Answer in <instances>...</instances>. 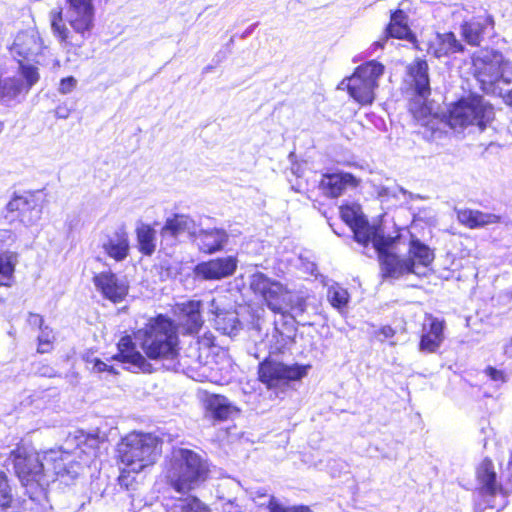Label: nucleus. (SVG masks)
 Instances as JSON below:
<instances>
[{"instance_id": "nucleus-1", "label": "nucleus", "mask_w": 512, "mask_h": 512, "mask_svg": "<svg viewBox=\"0 0 512 512\" xmlns=\"http://www.w3.org/2000/svg\"><path fill=\"white\" fill-rule=\"evenodd\" d=\"M134 337L144 354L137 349L132 336L126 334L117 342V352L110 359L150 373L152 364L149 360H173L179 355L178 327L166 314L159 313L149 318L144 326L134 333Z\"/></svg>"}, {"instance_id": "nucleus-2", "label": "nucleus", "mask_w": 512, "mask_h": 512, "mask_svg": "<svg viewBox=\"0 0 512 512\" xmlns=\"http://www.w3.org/2000/svg\"><path fill=\"white\" fill-rule=\"evenodd\" d=\"M212 464L197 451L173 447L162 463L161 481L178 494H188L211 479Z\"/></svg>"}, {"instance_id": "nucleus-3", "label": "nucleus", "mask_w": 512, "mask_h": 512, "mask_svg": "<svg viewBox=\"0 0 512 512\" xmlns=\"http://www.w3.org/2000/svg\"><path fill=\"white\" fill-rule=\"evenodd\" d=\"M66 21L64 9L57 7L50 11L49 21L53 35L61 46L68 51L79 49L84 40L89 38L95 27V6L93 0H65Z\"/></svg>"}, {"instance_id": "nucleus-4", "label": "nucleus", "mask_w": 512, "mask_h": 512, "mask_svg": "<svg viewBox=\"0 0 512 512\" xmlns=\"http://www.w3.org/2000/svg\"><path fill=\"white\" fill-rule=\"evenodd\" d=\"M163 440L152 432L130 431L118 443L117 459L133 473L157 463L162 455Z\"/></svg>"}, {"instance_id": "nucleus-5", "label": "nucleus", "mask_w": 512, "mask_h": 512, "mask_svg": "<svg viewBox=\"0 0 512 512\" xmlns=\"http://www.w3.org/2000/svg\"><path fill=\"white\" fill-rule=\"evenodd\" d=\"M249 287L274 314L295 317L306 311L307 302L304 297L295 295L281 282L262 272L251 275Z\"/></svg>"}, {"instance_id": "nucleus-6", "label": "nucleus", "mask_w": 512, "mask_h": 512, "mask_svg": "<svg viewBox=\"0 0 512 512\" xmlns=\"http://www.w3.org/2000/svg\"><path fill=\"white\" fill-rule=\"evenodd\" d=\"M385 66L377 60H369L358 65L353 73L338 84L337 89H344L349 97L359 106H370L376 98L379 79L384 74Z\"/></svg>"}, {"instance_id": "nucleus-7", "label": "nucleus", "mask_w": 512, "mask_h": 512, "mask_svg": "<svg viewBox=\"0 0 512 512\" xmlns=\"http://www.w3.org/2000/svg\"><path fill=\"white\" fill-rule=\"evenodd\" d=\"M509 62L498 51L485 49L482 55V91L496 97H502L506 105L512 108V89L505 93V87L511 83L506 76Z\"/></svg>"}, {"instance_id": "nucleus-8", "label": "nucleus", "mask_w": 512, "mask_h": 512, "mask_svg": "<svg viewBox=\"0 0 512 512\" xmlns=\"http://www.w3.org/2000/svg\"><path fill=\"white\" fill-rule=\"evenodd\" d=\"M9 460L12 463L14 475L23 487L40 486L45 474L44 464L38 451L27 446L21 440L9 452Z\"/></svg>"}, {"instance_id": "nucleus-9", "label": "nucleus", "mask_w": 512, "mask_h": 512, "mask_svg": "<svg viewBox=\"0 0 512 512\" xmlns=\"http://www.w3.org/2000/svg\"><path fill=\"white\" fill-rule=\"evenodd\" d=\"M310 365L285 364L270 358L262 360L257 367V379L269 390L287 388L291 382L300 381L307 375Z\"/></svg>"}, {"instance_id": "nucleus-10", "label": "nucleus", "mask_w": 512, "mask_h": 512, "mask_svg": "<svg viewBox=\"0 0 512 512\" xmlns=\"http://www.w3.org/2000/svg\"><path fill=\"white\" fill-rule=\"evenodd\" d=\"M480 96L470 93L450 103L442 118L453 130L461 132L469 126L480 124Z\"/></svg>"}, {"instance_id": "nucleus-11", "label": "nucleus", "mask_w": 512, "mask_h": 512, "mask_svg": "<svg viewBox=\"0 0 512 512\" xmlns=\"http://www.w3.org/2000/svg\"><path fill=\"white\" fill-rule=\"evenodd\" d=\"M92 281L101 296L113 304L121 303L128 296L129 284L110 270L94 274Z\"/></svg>"}, {"instance_id": "nucleus-12", "label": "nucleus", "mask_w": 512, "mask_h": 512, "mask_svg": "<svg viewBox=\"0 0 512 512\" xmlns=\"http://www.w3.org/2000/svg\"><path fill=\"white\" fill-rule=\"evenodd\" d=\"M237 266L238 260L233 255L216 257L198 263L194 268V273L205 281H217L232 276L237 270Z\"/></svg>"}, {"instance_id": "nucleus-13", "label": "nucleus", "mask_w": 512, "mask_h": 512, "mask_svg": "<svg viewBox=\"0 0 512 512\" xmlns=\"http://www.w3.org/2000/svg\"><path fill=\"white\" fill-rule=\"evenodd\" d=\"M174 313L179 319L177 327L182 328L184 335H196L203 327L204 319L202 316V302L200 300H188L177 303Z\"/></svg>"}, {"instance_id": "nucleus-14", "label": "nucleus", "mask_w": 512, "mask_h": 512, "mask_svg": "<svg viewBox=\"0 0 512 512\" xmlns=\"http://www.w3.org/2000/svg\"><path fill=\"white\" fill-rule=\"evenodd\" d=\"M360 180L350 172L324 173L319 182L318 189L321 194L330 199L340 197L347 187L356 188Z\"/></svg>"}, {"instance_id": "nucleus-15", "label": "nucleus", "mask_w": 512, "mask_h": 512, "mask_svg": "<svg viewBox=\"0 0 512 512\" xmlns=\"http://www.w3.org/2000/svg\"><path fill=\"white\" fill-rule=\"evenodd\" d=\"M428 321L422 326V334L419 340V350L425 353H435L444 341L445 320L431 314H426Z\"/></svg>"}, {"instance_id": "nucleus-16", "label": "nucleus", "mask_w": 512, "mask_h": 512, "mask_svg": "<svg viewBox=\"0 0 512 512\" xmlns=\"http://www.w3.org/2000/svg\"><path fill=\"white\" fill-rule=\"evenodd\" d=\"M406 74L411 80L415 96L426 101L432 93L428 62L424 58H415L406 67Z\"/></svg>"}, {"instance_id": "nucleus-17", "label": "nucleus", "mask_w": 512, "mask_h": 512, "mask_svg": "<svg viewBox=\"0 0 512 512\" xmlns=\"http://www.w3.org/2000/svg\"><path fill=\"white\" fill-rule=\"evenodd\" d=\"M384 31L391 38L406 40L410 42L415 49L421 50L417 36L410 28L408 15L403 9L397 8L390 12L389 22Z\"/></svg>"}, {"instance_id": "nucleus-18", "label": "nucleus", "mask_w": 512, "mask_h": 512, "mask_svg": "<svg viewBox=\"0 0 512 512\" xmlns=\"http://www.w3.org/2000/svg\"><path fill=\"white\" fill-rule=\"evenodd\" d=\"M377 258L383 278L398 279L413 274L412 264L395 252L378 255Z\"/></svg>"}, {"instance_id": "nucleus-19", "label": "nucleus", "mask_w": 512, "mask_h": 512, "mask_svg": "<svg viewBox=\"0 0 512 512\" xmlns=\"http://www.w3.org/2000/svg\"><path fill=\"white\" fill-rule=\"evenodd\" d=\"M105 254L116 262L125 260L130 253L129 234L124 227L114 231L102 244Z\"/></svg>"}, {"instance_id": "nucleus-20", "label": "nucleus", "mask_w": 512, "mask_h": 512, "mask_svg": "<svg viewBox=\"0 0 512 512\" xmlns=\"http://www.w3.org/2000/svg\"><path fill=\"white\" fill-rule=\"evenodd\" d=\"M45 47L41 38L36 34L22 33L15 39L12 51L16 59H23V62L33 61Z\"/></svg>"}, {"instance_id": "nucleus-21", "label": "nucleus", "mask_w": 512, "mask_h": 512, "mask_svg": "<svg viewBox=\"0 0 512 512\" xmlns=\"http://www.w3.org/2000/svg\"><path fill=\"white\" fill-rule=\"evenodd\" d=\"M405 258L406 261L412 264L413 274H415L417 266L429 267L434 261L435 254L428 245L417 237L412 236L408 244L407 257Z\"/></svg>"}, {"instance_id": "nucleus-22", "label": "nucleus", "mask_w": 512, "mask_h": 512, "mask_svg": "<svg viewBox=\"0 0 512 512\" xmlns=\"http://www.w3.org/2000/svg\"><path fill=\"white\" fill-rule=\"evenodd\" d=\"M227 239L225 231L220 229L201 230L196 236L198 248L204 254L221 251Z\"/></svg>"}, {"instance_id": "nucleus-23", "label": "nucleus", "mask_w": 512, "mask_h": 512, "mask_svg": "<svg viewBox=\"0 0 512 512\" xmlns=\"http://www.w3.org/2000/svg\"><path fill=\"white\" fill-rule=\"evenodd\" d=\"M430 49H432V55L440 59L463 52L464 47L453 32H445L438 34L436 42L430 45Z\"/></svg>"}, {"instance_id": "nucleus-24", "label": "nucleus", "mask_w": 512, "mask_h": 512, "mask_svg": "<svg viewBox=\"0 0 512 512\" xmlns=\"http://www.w3.org/2000/svg\"><path fill=\"white\" fill-rule=\"evenodd\" d=\"M28 94L22 85V80L16 77L0 78V103L10 106L20 102V97Z\"/></svg>"}, {"instance_id": "nucleus-25", "label": "nucleus", "mask_w": 512, "mask_h": 512, "mask_svg": "<svg viewBox=\"0 0 512 512\" xmlns=\"http://www.w3.org/2000/svg\"><path fill=\"white\" fill-rule=\"evenodd\" d=\"M35 208V201L25 196H14L6 205L7 212L13 214L12 220L23 223L32 220V212Z\"/></svg>"}, {"instance_id": "nucleus-26", "label": "nucleus", "mask_w": 512, "mask_h": 512, "mask_svg": "<svg viewBox=\"0 0 512 512\" xmlns=\"http://www.w3.org/2000/svg\"><path fill=\"white\" fill-rule=\"evenodd\" d=\"M351 231L353 239L363 247H368L370 243H374L378 232H381L380 224H370L366 216H364L357 224H355Z\"/></svg>"}, {"instance_id": "nucleus-27", "label": "nucleus", "mask_w": 512, "mask_h": 512, "mask_svg": "<svg viewBox=\"0 0 512 512\" xmlns=\"http://www.w3.org/2000/svg\"><path fill=\"white\" fill-rule=\"evenodd\" d=\"M137 249L144 256H151L156 250V231L150 224H141L135 229Z\"/></svg>"}, {"instance_id": "nucleus-28", "label": "nucleus", "mask_w": 512, "mask_h": 512, "mask_svg": "<svg viewBox=\"0 0 512 512\" xmlns=\"http://www.w3.org/2000/svg\"><path fill=\"white\" fill-rule=\"evenodd\" d=\"M206 410L216 421H226L230 418L233 407L227 398L222 395L212 394L206 400Z\"/></svg>"}, {"instance_id": "nucleus-29", "label": "nucleus", "mask_w": 512, "mask_h": 512, "mask_svg": "<svg viewBox=\"0 0 512 512\" xmlns=\"http://www.w3.org/2000/svg\"><path fill=\"white\" fill-rule=\"evenodd\" d=\"M167 512H211L210 508L196 496L179 498L167 508Z\"/></svg>"}, {"instance_id": "nucleus-30", "label": "nucleus", "mask_w": 512, "mask_h": 512, "mask_svg": "<svg viewBox=\"0 0 512 512\" xmlns=\"http://www.w3.org/2000/svg\"><path fill=\"white\" fill-rule=\"evenodd\" d=\"M16 255L12 252L0 253V287L11 286L14 278Z\"/></svg>"}, {"instance_id": "nucleus-31", "label": "nucleus", "mask_w": 512, "mask_h": 512, "mask_svg": "<svg viewBox=\"0 0 512 512\" xmlns=\"http://www.w3.org/2000/svg\"><path fill=\"white\" fill-rule=\"evenodd\" d=\"M188 230V217L182 214H174L167 218L162 229V236L178 237Z\"/></svg>"}, {"instance_id": "nucleus-32", "label": "nucleus", "mask_w": 512, "mask_h": 512, "mask_svg": "<svg viewBox=\"0 0 512 512\" xmlns=\"http://www.w3.org/2000/svg\"><path fill=\"white\" fill-rule=\"evenodd\" d=\"M482 490L490 496H495L500 486L497 484L496 472L490 459L482 461Z\"/></svg>"}, {"instance_id": "nucleus-33", "label": "nucleus", "mask_w": 512, "mask_h": 512, "mask_svg": "<svg viewBox=\"0 0 512 512\" xmlns=\"http://www.w3.org/2000/svg\"><path fill=\"white\" fill-rule=\"evenodd\" d=\"M18 64V73L23 78L22 85L28 92L39 81L40 74L35 65L23 62V59H16Z\"/></svg>"}, {"instance_id": "nucleus-34", "label": "nucleus", "mask_w": 512, "mask_h": 512, "mask_svg": "<svg viewBox=\"0 0 512 512\" xmlns=\"http://www.w3.org/2000/svg\"><path fill=\"white\" fill-rule=\"evenodd\" d=\"M340 218L351 229L365 215L358 204L344 203L339 207Z\"/></svg>"}, {"instance_id": "nucleus-35", "label": "nucleus", "mask_w": 512, "mask_h": 512, "mask_svg": "<svg viewBox=\"0 0 512 512\" xmlns=\"http://www.w3.org/2000/svg\"><path fill=\"white\" fill-rule=\"evenodd\" d=\"M15 502L9 476L0 469V508L9 509Z\"/></svg>"}, {"instance_id": "nucleus-36", "label": "nucleus", "mask_w": 512, "mask_h": 512, "mask_svg": "<svg viewBox=\"0 0 512 512\" xmlns=\"http://www.w3.org/2000/svg\"><path fill=\"white\" fill-rule=\"evenodd\" d=\"M327 297L331 306L336 309L345 308L350 299L348 291L339 285L330 286L327 291Z\"/></svg>"}, {"instance_id": "nucleus-37", "label": "nucleus", "mask_w": 512, "mask_h": 512, "mask_svg": "<svg viewBox=\"0 0 512 512\" xmlns=\"http://www.w3.org/2000/svg\"><path fill=\"white\" fill-rule=\"evenodd\" d=\"M294 330L295 329L293 327H290L289 333H284L277 327L274 328L272 334L273 338L275 339L274 353H283L294 343Z\"/></svg>"}, {"instance_id": "nucleus-38", "label": "nucleus", "mask_w": 512, "mask_h": 512, "mask_svg": "<svg viewBox=\"0 0 512 512\" xmlns=\"http://www.w3.org/2000/svg\"><path fill=\"white\" fill-rule=\"evenodd\" d=\"M399 238V234L395 236H384L382 230L378 232V236H376L373 243L377 256L392 252L391 248L398 242Z\"/></svg>"}, {"instance_id": "nucleus-39", "label": "nucleus", "mask_w": 512, "mask_h": 512, "mask_svg": "<svg viewBox=\"0 0 512 512\" xmlns=\"http://www.w3.org/2000/svg\"><path fill=\"white\" fill-rule=\"evenodd\" d=\"M457 218L460 223L469 228H476L480 225L478 213L468 209L458 211Z\"/></svg>"}, {"instance_id": "nucleus-40", "label": "nucleus", "mask_w": 512, "mask_h": 512, "mask_svg": "<svg viewBox=\"0 0 512 512\" xmlns=\"http://www.w3.org/2000/svg\"><path fill=\"white\" fill-rule=\"evenodd\" d=\"M409 111L417 119L431 115V108L425 102L418 103L415 100L411 101Z\"/></svg>"}, {"instance_id": "nucleus-41", "label": "nucleus", "mask_w": 512, "mask_h": 512, "mask_svg": "<svg viewBox=\"0 0 512 512\" xmlns=\"http://www.w3.org/2000/svg\"><path fill=\"white\" fill-rule=\"evenodd\" d=\"M37 342L38 353L45 354L53 350L54 337H50L49 334L40 335Z\"/></svg>"}, {"instance_id": "nucleus-42", "label": "nucleus", "mask_w": 512, "mask_h": 512, "mask_svg": "<svg viewBox=\"0 0 512 512\" xmlns=\"http://www.w3.org/2000/svg\"><path fill=\"white\" fill-rule=\"evenodd\" d=\"M77 86V80L73 76H67L60 80L58 92L62 95L71 93Z\"/></svg>"}, {"instance_id": "nucleus-43", "label": "nucleus", "mask_w": 512, "mask_h": 512, "mask_svg": "<svg viewBox=\"0 0 512 512\" xmlns=\"http://www.w3.org/2000/svg\"><path fill=\"white\" fill-rule=\"evenodd\" d=\"M485 374L491 379L492 381L498 382V383H504L506 382V374L503 370L497 369L492 366H488L484 370Z\"/></svg>"}, {"instance_id": "nucleus-44", "label": "nucleus", "mask_w": 512, "mask_h": 512, "mask_svg": "<svg viewBox=\"0 0 512 512\" xmlns=\"http://www.w3.org/2000/svg\"><path fill=\"white\" fill-rule=\"evenodd\" d=\"M269 512H293V507L283 506L274 496H271L267 502Z\"/></svg>"}, {"instance_id": "nucleus-45", "label": "nucleus", "mask_w": 512, "mask_h": 512, "mask_svg": "<svg viewBox=\"0 0 512 512\" xmlns=\"http://www.w3.org/2000/svg\"><path fill=\"white\" fill-rule=\"evenodd\" d=\"M495 22L491 15H486L484 21L482 22V35L487 34L488 37H493L495 35Z\"/></svg>"}, {"instance_id": "nucleus-46", "label": "nucleus", "mask_w": 512, "mask_h": 512, "mask_svg": "<svg viewBox=\"0 0 512 512\" xmlns=\"http://www.w3.org/2000/svg\"><path fill=\"white\" fill-rule=\"evenodd\" d=\"M463 36L465 41L470 45L478 46L480 43V34L470 28H465L463 30Z\"/></svg>"}, {"instance_id": "nucleus-47", "label": "nucleus", "mask_w": 512, "mask_h": 512, "mask_svg": "<svg viewBox=\"0 0 512 512\" xmlns=\"http://www.w3.org/2000/svg\"><path fill=\"white\" fill-rule=\"evenodd\" d=\"M93 367L97 372H108L110 374H117V371L113 366L107 365L104 361L99 358H95L92 361Z\"/></svg>"}, {"instance_id": "nucleus-48", "label": "nucleus", "mask_w": 512, "mask_h": 512, "mask_svg": "<svg viewBox=\"0 0 512 512\" xmlns=\"http://www.w3.org/2000/svg\"><path fill=\"white\" fill-rule=\"evenodd\" d=\"M27 322L32 328H37L41 330L44 324V319L40 314L29 313Z\"/></svg>"}, {"instance_id": "nucleus-49", "label": "nucleus", "mask_w": 512, "mask_h": 512, "mask_svg": "<svg viewBox=\"0 0 512 512\" xmlns=\"http://www.w3.org/2000/svg\"><path fill=\"white\" fill-rule=\"evenodd\" d=\"M130 472H132L129 468L125 467L120 471V474L118 476V483L121 486H125L128 488L129 486V478H130Z\"/></svg>"}, {"instance_id": "nucleus-50", "label": "nucleus", "mask_w": 512, "mask_h": 512, "mask_svg": "<svg viewBox=\"0 0 512 512\" xmlns=\"http://www.w3.org/2000/svg\"><path fill=\"white\" fill-rule=\"evenodd\" d=\"M482 129H484L485 121L484 118H487V120H490L493 118V107L491 105H484L482 104Z\"/></svg>"}, {"instance_id": "nucleus-51", "label": "nucleus", "mask_w": 512, "mask_h": 512, "mask_svg": "<svg viewBox=\"0 0 512 512\" xmlns=\"http://www.w3.org/2000/svg\"><path fill=\"white\" fill-rule=\"evenodd\" d=\"M501 217L495 214H483L482 213V226L487 224H494L500 222Z\"/></svg>"}, {"instance_id": "nucleus-52", "label": "nucleus", "mask_w": 512, "mask_h": 512, "mask_svg": "<svg viewBox=\"0 0 512 512\" xmlns=\"http://www.w3.org/2000/svg\"><path fill=\"white\" fill-rule=\"evenodd\" d=\"M378 334L383 335L384 338H392L395 336L396 331L390 325H385L379 328L377 331Z\"/></svg>"}, {"instance_id": "nucleus-53", "label": "nucleus", "mask_w": 512, "mask_h": 512, "mask_svg": "<svg viewBox=\"0 0 512 512\" xmlns=\"http://www.w3.org/2000/svg\"><path fill=\"white\" fill-rule=\"evenodd\" d=\"M391 37L387 35V33L384 31V35L377 41L373 42L372 47L374 50L376 49H382L384 48L386 42Z\"/></svg>"}, {"instance_id": "nucleus-54", "label": "nucleus", "mask_w": 512, "mask_h": 512, "mask_svg": "<svg viewBox=\"0 0 512 512\" xmlns=\"http://www.w3.org/2000/svg\"><path fill=\"white\" fill-rule=\"evenodd\" d=\"M293 512H312V510L308 506L300 505L293 506Z\"/></svg>"}, {"instance_id": "nucleus-55", "label": "nucleus", "mask_w": 512, "mask_h": 512, "mask_svg": "<svg viewBox=\"0 0 512 512\" xmlns=\"http://www.w3.org/2000/svg\"><path fill=\"white\" fill-rule=\"evenodd\" d=\"M504 352L506 354L512 353V337L505 343L504 345Z\"/></svg>"}, {"instance_id": "nucleus-56", "label": "nucleus", "mask_w": 512, "mask_h": 512, "mask_svg": "<svg viewBox=\"0 0 512 512\" xmlns=\"http://www.w3.org/2000/svg\"><path fill=\"white\" fill-rule=\"evenodd\" d=\"M68 474V470L65 467H61L59 469L55 468V475L56 476H64Z\"/></svg>"}, {"instance_id": "nucleus-57", "label": "nucleus", "mask_w": 512, "mask_h": 512, "mask_svg": "<svg viewBox=\"0 0 512 512\" xmlns=\"http://www.w3.org/2000/svg\"><path fill=\"white\" fill-rule=\"evenodd\" d=\"M89 441H91V442L95 443L96 448H98V444L100 443V441H99V438H98V437H95V436L87 437V438H86V442H89Z\"/></svg>"}, {"instance_id": "nucleus-58", "label": "nucleus", "mask_w": 512, "mask_h": 512, "mask_svg": "<svg viewBox=\"0 0 512 512\" xmlns=\"http://www.w3.org/2000/svg\"><path fill=\"white\" fill-rule=\"evenodd\" d=\"M507 468H508V471L510 473V481H512V466L509 465V462L507 463Z\"/></svg>"}, {"instance_id": "nucleus-59", "label": "nucleus", "mask_w": 512, "mask_h": 512, "mask_svg": "<svg viewBox=\"0 0 512 512\" xmlns=\"http://www.w3.org/2000/svg\"><path fill=\"white\" fill-rule=\"evenodd\" d=\"M509 465L512 466V452H511L510 457H509Z\"/></svg>"}]
</instances>
